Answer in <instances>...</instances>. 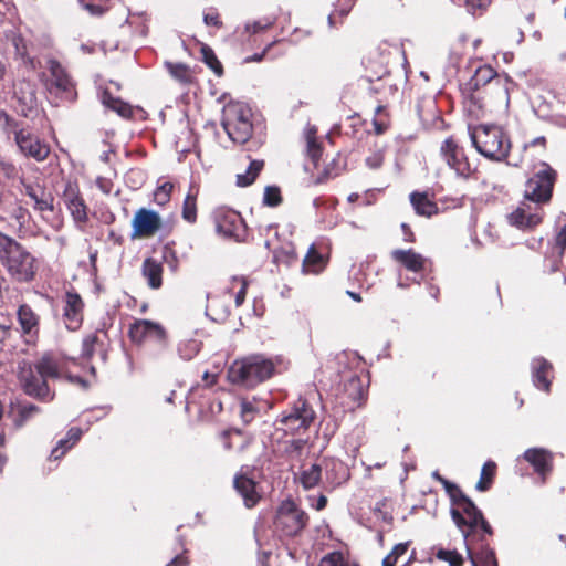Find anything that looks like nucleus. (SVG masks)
Returning a JSON list of instances; mask_svg holds the SVG:
<instances>
[{"label": "nucleus", "mask_w": 566, "mask_h": 566, "mask_svg": "<svg viewBox=\"0 0 566 566\" xmlns=\"http://www.w3.org/2000/svg\"><path fill=\"white\" fill-rule=\"evenodd\" d=\"M556 172L545 163L542 169L531 177L524 189V200L509 214V222L520 229H532L543 219L542 203L549 201Z\"/></svg>", "instance_id": "obj_1"}, {"label": "nucleus", "mask_w": 566, "mask_h": 566, "mask_svg": "<svg viewBox=\"0 0 566 566\" xmlns=\"http://www.w3.org/2000/svg\"><path fill=\"white\" fill-rule=\"evenodd\" d=\"M0 262L18 282H29L35 275L34 256L15 239L0 232Z\"/></svg>", "instance_id": "obj_2"}, {"label": "nucleus", "mask_w": 566, "mask_h": 566, "mask_svg": "<svg viewBox=\"0 0 566 566\" xmlns=\"http://www.w3.org/2000/svg\"><path fill=\"white\" fill-rule=\"evenodd\" d=\"M470 139L476 150L485 158L502 161L511 149L506 133L496 125H479L469 129Z\"/></svg>", "instance_id": "obj_3"}, {"label": "nucleus", "mask_w": 566, "mask_h": 566, "mask_svg": "<svg viewBox=\"0 0 566 566\" xmlns=\"http://www.w3.org/2000/svg\"><path fill=\"white\" fill-rule=\"evenodd\" d=\"M275 373L273 360L262 355H251L235 360L228 370V378L232 384L258 385Z\"/></svg>", "instance_id": "obj_4"}, {"label": "nucleus", "mask_w": 566, "mask_h": 566, "mask_svg": "<svg viewBox=\"0 0 566 566\" xmlns=\"http://www.w3.org/2000/svg\"><path fill=\"white\" fill-rule=\"evenodd\" d=\"M251 108L242 102H230L223 107L221 125L232 142L243 144L251 137Z\"/></svg>", "instance_id": "obj_5"}, {"label": "nucleus", "mask_w": 566, "mask_h": 566, "mask_svg": "<svg viewBox=\"0 0 566 566\" xmlns=\"http://www.w3.org/2000/svg\"><path fill=\"white\" fill-rule=\"evenodd\" d=\"M45 69L46 72L40 75V80L46 92L56 98L74 99V83L61 63L54 59H49Z\"/></svg>", "instance_id": "obj_6"}, {"label": "nucleus", "mask_w": 566, "mask_h": 566, "mask_svg": "<svg viewBox=\"0 0 566 566\" xmlns=\"http://www.w3.org/2000/svg\"><path fill=\"white\" fill-rule=\"evenodd\" d=\"M0 120L8 134H13L14 142L21 154L32 157L38 161H42L48 157L50 148L46 144L42 143L38 136L33 135L29 129L19 128L18 125L3 113L0 114Z\"/></svg>", "instance_id": "obj_7"}, {"label": "nucleus", "mask_w": 566, "mask_h": 566, "mask_svg": "<svg viewBox=\"0 0 566 566\" xmlns=\"http://www.w3.org/2000/svg\"><path fill=\"white\" fill-rule=\"evenodd\" d=\"M35 370L40 378L41 389L50 386V381L65 379L69 385L85 387V381L77 376H65L60 360L51 353H45L35 361Z\"/></svg>", "instance_id": "obj_8"}, {"label": "nucleus", "mask_w": 566, "mask_h": 566, "mask_svg": "<svg viewBox=\"0 0 566 566\" xmlns=\"http://www.w3.org/2000/svg\"><path fill=\"white\" fill-rule=\"evenodd\" d=\"M453 504L457 509L451 510V516L457 526L468 537L469 531H475L479 522L482 521V512L464 493Z\"/></svg>", "instance_id": "obj_9"}, {"label": "nucleus", "mask_w": 566, "mask_h": 566, "mask_svg": "<svg viewBox=\"0 0 566 566\" xmlns=\"http://www.w3.org/2000/svg\"><path fill=\"white\" fill-rule=\"evenodd\" d=\"M306 524V515L291 502L283 503L276 512L274 518L275 532L284 536H294L298 534Z\"/></svg>", "instance_id": "obj_10"}, {"label": "nucleus", "mask_w": 566, "mask_h": 566, "mask_svg": "<svg viewBox=\"0 0 566 566\" xmlns=\"http://www.w3.org/2000/svg\"><path fill=\"white\" fill-rule=\"evenodd\" d=\"M440 154L447 165L460 177L469 178L475 170V167L471 165L465 156L463 148L452 137L447 138L442 143Z\"/></svg>", "instance_id": "obj_11"}, {"label": "nucleus", "mask_w": 566, "mask_h": 566, "mask_svg": "<svg viewBox=\"0 0 566 566\" xmlns=\"http://www.w3.org/2000/svg\"><path fill=\"white\" fill-rule=\"evenodd\" d=\"M216 231L224 238L240 241L245 235V224L241 214L234 210L218 209L214 212Z\"/></svg>", "instance_id": "obj_12"}, {"label": "nucleus", "mask_w": 566, "mask_h": 566, "mask_svg": "<svg viewBox=\"0 0 566 566\" xmlns=\"http://www.w3.org/2000/svg\"><path fill=\"white\" fill-rule=\"evenodd\" d=\"M21 185L22 193L33 201L34 210L39 212H52L54 210V197L43 184L21 179Z\"/></svg>", "instance_id": "obj_13"}, {"label": "nucleus", "mask_w": 566, "mask_h": 566, "mask_svg": "<svg viewBox=\"0 0 566 566\" xmlns=\"http://www.w3.org/2000/svg\"><path fill=\"white\" fill-rule=\"evenodd\" d=\"M21 337L28 345H35L40 332V317L28 304H22L17 311Z\"/></svg>", "instance_id": "obj_14"}, {"label": "nucleus", "mask_w": 566, "mask_h": 566, "mask_svg": "<svg viewBox=\"0 0 566 566\" xmlns=\"http://www.w3.org/2000/svg\"><path fill=\"white\" fill-rule=\"evenodd\" d=\"M128 334L134 343H143L146 340L164 343L166 338L164 327L149 319H136L130 324Z\"/></svg>", "instance_id": "obj_15"}, {"label": "nucleus", "mask_w": 566, "mask_h": 566, "mask_svg": "<svg viewBox=\"0 0 566 566\" xmlns=\"http://www.w3.org/2000/svg\"><path fill=\"white\" fill-rule=\"evenodd\" d=\"M84 302L75 291H67L64 296L63 322L67 329L77 331L83 323Z\"/></svg>", "instance_id": "obj_16"}, {"label": "nucleus", "mask_w": 566, "mask_h": 566, "mask_svg": "<svg viewBox=\"0 0 566 566\" xmlns=\"http://www.w3.org/2000/svg\"><path fill=\"white\" fill-rule=\"evenodd\" d=\"M133 237L149 238L153 237L161 227V220L157 212L140 208L136 211L133 221Z\"/></svg>", "instance_id": "obj_17"}, {"label": "nucleus", "mask_w": 566, "mask_h": 566, "mask_svg": "<svg viewBox=\"0 0 566 566\" xmlns=\"http://www.w3.org/2000/svg\"><path fill=\"white\" fill-rule=\"evenodd\" d=\"M523 458L541 475L542 482H545L546 476L552 471V453L543 448H531L523 453Z\"/></svg>", "instance_id": "obj_18"}, {"label": "nucleus", "mask_w": 566, "mask_h": 566, "mask_svg": "<svg viewBox=\"0 0 566 566\" xmlns=\"http://www.w3.org/2000/svg\"><path fill=\"white\" fill-rule=\"evenodd\" d=\"M496 76V72L490 65H480L474 74L461 86L462 93L472 96L480 87L490 83Z\"/></svg>", "instance_id": "obj_19"}, {"label": "nucleus", "mask_w": 566, "mask_h": 566, "mask_svg": "<svg viewBox=\"0 0 566 566\" xmlns=\"http://www.w3.org/2000/svg\"><path fill=\"white\" fill-rule=\"evenodd\" d=\"M233 483L235 490L242 496L247 507H253L259 502L260 494L256 491V484L252 479L240 474L234 478Z\"/></svg>", "instance_id": "obj_20"}, {"label": "nucleus", "mask_w": 566, "mask_h": 566, "mask_svg": "<svg viewBox=\"0 0 566 566\" xmlns=\"http://www.w3.org/2000/svg\"><path fill=\"white\" fill-rule=\"evenodd\" d=\"M395 261L401 263L407 270L419 272L424 268L426 259L413 250H395L391 253Z\"/></svg>", "instance_id": "obj_21"}, {"label": "nucleus", "mask_w": 566, "mask_h": 566, "mask_svg": "<svg viewBox=\"0 0 566 566\" xmlns=\"http://www.w3.org/2000/svg\"><path fill=\"white\" fill-rule=\"evenodd\" d=\"M143 276L150 289L157 290L163 284V265L153 258H147L142 268Z\"/></svg>", "instance_id": "obj_22"}, {"label": "nucleus", "mask_w": 566, "mask_h": 566, "mask_svg": "<svg viewBox=\"0 0 566 566\" xmlns=\"http://www.w3.org/2000/svg\"><path fill=\"white\" fill-rule=\"evenodd\" d=\"M534 384L543 389H549L552 365L544 358H535L532 363Z\"/></svg>", "instance_id": "obj_23"}, {"label": "nucleus", "mask_w": 566, "mask_h": 566, "mask_svg": "<svg viewBox=\"0 0 566 566\" xmlns=\"http://www.w3.org/2000/svg\"><path fill=\"white\" fill-rule=\"evenodd\" d=\"M223 447L227 450H234L238 453L243 452L250 444L251 439L243 434L241 430L230 429L222 433Z\"/></svg>", "instance_id": "obj_24"}, {"label": "nucleus", "mask_w": 566, "mask_h": 566, "mask_svg": "<svg viewBox=\"0 0 566 566\" xmlns=\"http://www.w3.org/2000/svg\"><path fill=\"white\" fill-rule=\"evenodd\" d=\"M410 202L417 214L423 217H431L438 212L437 205L429 199L426 192H412L410 193Z\"/></svg>", "instance_id": "obj_25"}, {"label": "nucleus", "mask_w": 566, "mask_h": 566, "mask_svg": "<svg viewBox=\"0 0 566 566\" xmlns=\"http://www.w3.org/2000/svg\"><path fill=\"white\" fill-rule=\"evenodd\" d=\"M18 377L24 389H41L40 378L35 370L29 363L23 361L19 365Z\"/></svg>", "instance_id": "obj_26"}, {"label": "nucleus", "mask_w": 566, "mask_h": 566, "mask_svg": "<svg viewBox=\"0 0 566 566\" xmlns=\"http://www.w3.org/2000/svg\"><path fill=\"white\" fill-rule=\"evenodd\" d=\"M81 436H82L81 429L75 428V427L71 428L67 431L66 438L61 439L59 441L57 446L52 450L51 458L54 460H59L60 458H62L64 455V453L66 452V450L72 448L81 439Z\"/></svg>", "instance_id": "obj_27"}, {"label": "nucleus", "mask_w": 566, "mask_h": 566, "mask_svg": "<svg viewBox=\"0 0 566 566\" xmlns=\"http://www.w3.org/2000/svg\"><path fill=\"white\" fill-rule=\"evenodd\" d=\"M264 167V161L260 159L251 160L248 168L243 174L237 175V185L239 187H248L252 185L259 174L262 171Z\"/></svg>", "instance_id": "obj_28"}, {"label": "nucleus", "mask_w": 566, "mask_h": 566, "mask_svg": "<svg viewBox=\"0 0 566 566\" xmlns=\"http://www.w3.org/2000/svg\"><path fill=\"white\" fill-rule=\"evenodd\" d=\"M197 193L198 191L190 187L182 203V218L189 223H195L197 220Z\"/></svg>", "instance_id": "obj_29"}, {"label": "nucleus", "mask_w": 566, "mask_h": 566, "mask_svg": "<svg viewBox=\"0 0 566 566\" xmlns=\"http://www.w3.org/2000/svg\"><path fill=\"white\" fill-rule=\"evenodd\" d=\"M324 268L323 256L311 245L307 254L303 260V269L305 272L318 273Z\"/></svg>", "instance_id": "obj_30"}, {"label": "nucleus", "mask_w": 566, "mask_h": 566, "mask_svg": "<svg viewBox=\"0 0 566 566\" xmlns=\"http://www.w3.org/2000/svg\"><path fill=\"white\" fill-rule=\"evenodd\" d=\"M322 469L319 464H312L301 473L300 481L304 489H312L321 481Z\"/></svg>", "instance_id": "obj_31"}, {"label": "nucleus", "mask_w": 566, "mask_h": 566, "mask_svg": "<svg viewBox=\"0 0 566 566\" xmlns=\"http://www.w3.org/2000/svg\"><path fill=\"white\" fill-rule=\"evenodd\" d=\"M67 210L70 211L75 224L78 228H83V226L87 222V206L85 205L84 199L81 197L80 199L75 200V202H72L67 207Z\"/></svg>", "instance_id": "obj_32"}, {"label": "nucleus", "mask_w": 566, "mask_h": 566, "mask_svg": "<svg viewBox=\"0 0 566 566\" xmlns=\"http://www.w3.org/2000/svg\"><path fill=\"white\" fill-rule=\"evenodd\" d=\"M473 566H497L495 553L489 546H483L476 555H470Z\"/></svg>", "instance_id": "obj_33"}, {"label": "nucleus", "mask_w": 566, "mask_h": 566, "mask_svg": "<svg viewBox=\"0 0 566 566\" xmlns=\"http://www.w3.org/2000/svg\"><path fill=\"white\" fill-rule=\"evenodd\" d=\"M496 464L492 461H488L483 464L481 470V476L478 481L475 489L480 492H484L490 489L493 476L495 474Z\"/></svg>", "instance_id": "obj_34"}, {"label": "nucleus", "mask_w": 566, "mask_h": 566, "mask_svg": "<svg viewBox=\"0 0 566 566\" xmlns=\"http://www.w3.org/2000/svg\"><path fill=\"white\" fill-rule=\"evenodd\" d=\"M39 411L38 407L31 403L19 405L14 412L13 422L17 428H21L31 417Z\"/></svg>", "instance_id": "obj_35"}, {"label": "nucleus", "mask_w": 566, "mask_h": 566, "mask_svg": "<svg viewBox=\"0 0 566 566\" xmlns=\"http://www.w3.org/2000/svg\"><path fill=\"white\" fill-rule=\"evenodd\" d=\"M169 74L180 83H189L191 81V73L189 67L182 63H165Z\"/></svg>", "instance_id": "obj_36"}, {"label": "nucleus", "mask_w": 566, "mask_h": 566, "mask_svg": "<svg viewBox=\"0 0 566 566\" xmlns=\"http://www.w3.org/2000/svg\"><path fill=\"white\" fill-rule=\"evenodd\" d=\"M103 103L107 107L112 108L113 111L117 112L123 117H128L132 115L130 106L126 103H124L120 99L112 97L109 94L105 93L103 96Z\"/></svg>", "instance_id": "obj_37"}, {"label": "nucleus", "mask_w": 566, "mask_h": 566, "mask_svg": "<svg viewBox=\"0 0 566 566\" xmlns=\"http://www.w3.org/2000/svg\"><path fill=\"white\" fill-rule=\"evenodd\" d=\"M200 344L195 339L184 342L178 346L179 356L185 360L192 359L198 354Z\"/></svg>", "instance_id": "obj_38"}, {"label": "nucleus", "mask_w": 566, "mask_h": 566, "mask_svg": "<svg viewBox=\"0 0 566 566\" xmlns=\"http://www.w3.org/2000/svg\"><path fill=\"white\" fill-rule=\"evenodd\" d=\"M348 389H367L370 386L369 375L361 371V374H353L345 385Z\"/></svg>", "instance_id": "obj_39"}, {"label": "nucleus", "mask_w": 566, "mask_h": 566, "mask_svg": "<svg viewBox=\"0 0 566 566\" xmlns=\"http://www.w3.org/2000/svg\"><path fill=\"white\" fill-rule=\"evenodd\" d=\"M19 177V169L12 163L0 159V182L14 180Z\"/></svg>", "instance_id": "obj_40"}, {"label": "nucleus", "mask_w": 566, "mask_h": 566, "mask_svg": "<svg viewBox=\"0 0 566 566\" xmlns=\"http://www.w3.org/2000/svg\"><path fill=\"white\" fill-rule=\"evenodd\" d=\"M273 24H274L273 18H263L261 20L247 22L244 29H245V32H248L250 34H256L259 32L268 30Z\"/></svg>", "instance_id": "obj_41"}, {"label": "nucleus", "mask_w": 566, "mask_h": 566, "mask_svg": "<svg viewBox=\"0 0 566 566\" xmlns=\"http://www.w3.org/2000/svg\"><path fill=\"white\" fill-rule=\"evenodd\" d=\"M282 197L279 187L268 186L264 189L263 203L269 207H276L281 203Z\"/></svg>", "instance_id": "obj_42"}, {"label": "nucleus", "mask_w": 566, "mask_h": 566, "mask_svg": "<svg viewBox=\"0 0 566 566\" xmlns=\"http://www.w3.org/2000/svg\"><path fill=\"white\" fill-rule=\"evenodd\" d=\"M201 52H202V56H203V61L214 72L217 73L218 75H220L222 73V66H221V63L219 62V60L217 59V56L214 55L213 51L208 48V46H203L201 49Z\"/></svg>", "instance_id": "obj_43"}, {"label": "nucleus", "mask_w": 566, "mask_h": 566, "mask_svg": "<svg viewBox=\"0 0 566 566\" xmlns=\"http://www.w3.org/2000/svg\"><path fill=\"white\" fill-rule=\"evenodd\" d=\"M437 558L447 562L450 566H462L463 558L455 551L440 549L437 553Z\"/></svg>", "instance_id": "obj_44"}, {"label": "nucleus", "mask_w": 566, "mask_h": 566, "mask_svg": "<svg viewBox=\"0 0 566 566\" xmlns=\"http://www.w3.org/2000/svg\"><path fill=\"white\" fill-rule=\"evenodd\" d=\"M82 196L78 190V186L74 182H67L65 185V189L62 195L63 202L65 207L67 208L72 202H75V200L80 199Z\"/></svg>", "instance_id": "obj_45"}, {"label": "nucleus", "mask_w": 566, "mask_h": 566, "mask_svg": "<svg viewBox=\"0 0 566 566\" xmlns=\"http://www.w3.org/2000/svg\"><path fill=\"white\" fill-rule=\"evenodd\" d=\"M385 158V149L377 148L371 151L365 159V164L370 169H379L382 166Z\"/></svg>", "instance_id": "obj_46"}, {"label": "nucleus", "mask_w": 566, "mask_h": 566, "mask_svg": "<svg viewBox=\"0 0 566 566\" xmlns=\"http://www.w3.org/2000/svg\"><path fill=\"white\" fill-rule=\"evenodd\" d=\"M260 411V408L254 402L242 400L241 402V418L245 423L251 422L255 415Z\"/></svg>", "instance_id": "obj_47"}, {"label": "nucleus", "mask_w": 566, "mask_h": 566, "mask_svg": "<svg viewBox=\"0 0 566 566\" xmlns=\"http://www.w3.org/2000/svg\"><path fill=\"white\" fill-rule=\"evenodd\" d=\"M174 186L170 182H164L161 186H159L155 193L154 199L158 205H165L170 199V193Z\"/></svg>", "instance_id": "obj_48"}, {"label": "nucleus", "mask_w": 566, "mask_h": 566, "mask_svg": "<svg viewBox=\"0 0 566 566\" xmlns=\"http://www.w3.org/2000/svg\"><path fill=\"white\" fill-rule=\"evenodd\" d=\"M319 566H349L339 552H333L323 557Z\"/></svg>", "instance_id": "obj_49"}, {"label": "nucleus", "mask_w": 566, "mask_h": 566, "mask_svg": "<svg viewBox=\"0 0 566 566\" xmlns=\"http://www.w3.org/2000/svg\"><path fill=\"white\" fill-rule=\"evenodd\" d=\"M97 342H98V337L96 334H91V335L86 336L83 339V344H82V355L86 358L92 357L94 354V347Z\"/></svg>", "instance_id": "obj_50"}, {"label": "nucleus", "mask_w": 566, "mask_h": 566, "mask_svg": "<svg viewBox=\"0 0 566 566\" xmlns=\"http://www.w3.org/2000/svg\"><path fill=\"white\" fill-rule=\"evenodd\" d=\"M439 482L443 485L444 490L449 494L452 503L463 494L462 490L454 483L448 481L444 478H439Z\"/></svg>", "instance_id": "obj_51"}, {"label": "nucleus", "mask_w": 566, "mask_h": 566, "mask_svg": "<svg viewBox=\"0 0 566 566\" xmlns=\"http://www.w3.org/2000/svg\"><path fill=\"white\" fill-rule=\"evenodd\" d=\"M439 482L443 485L444 490L449 494L452 503L463 494L462 490L454 483L448 481L444 478H439Z\"/></svg>", "instance_id": "obj_52"}, {"label": "nucleus", "mask_w": 566, "mask_h": 566, "mask_svg": "<svg viewBox=\"0 0 566 566\" xmlns=\"http://www.w3.org/2000/svg\"><path fill=\"white\" fill-rule=\"evenodd\" d=\"M307 153L313 161H316L322 153L319 144L316 142L315 137L307 136L306 138Z\"/></svg>", "instance_id": "obj_53"}, {"label": "nucleus", "mask_w": 566, "mask_h": 566, "mask_svg": "<svg viewBox=\"0 0 566 566\" xmlns=\"http://www.w3.org/2000/svg\"><path fill=\"white\" fill-rule=\"evenodd\" d=\"M234 282H239L240 283V290L237 292L235 294V305L237 306H241L245 300V294H247V289H248V282L245 279L241 277V279H237L234 277L233 279Z\"/></svg>", "instance_id": "obj_54"}, {"label": "nucleus", "mask_w": 566, "mask_h": 566, "mask_svg": "<svg viewBox=\"0 0 566 566\" xmlns=\"http://www.w3.org/2000/svg\"><path fill=\"white\" fill-rule=\"evenodd\" d=\"M337 359L340 365L348 361L358 367L361 364V358L357 355V353H342L337 356Z\"/></svg>", "instance_id": "obj_55"}, {"label": "nucleus", "mask_w": 566, "mask_h": 566, "mask_svg": "<svg viewBox=\"0 0 566 566\" xmlns=\"http://www.w3.org/2000/svg\"><path fill=\"white\" fill-rule=\"evenodd\" d=\"M80 4L84 10H86L92 15L99 17L105 12V8L99 4L86 3L84 1H80Z\"/></svg>", "instance_id": "obj_56"}, {"label": "nucleus", "mask_w": 566, "mask_h": 566, "mask_svg": "<svg viewBox=\"0 0 566 566\" xmlns=\"http://www.w3.org/2000/svg\"><path fill=\"white\" fill-rule=\"evenodd\" d=\"M556 247L559 249V256H562L566 249V224L559 230V232L556 235Z\"/></svg>", "instance_id": "obj_57"}, {"label": "nucleus", "mask_w": 566, "mask_h": 566, "mask_svg": "<svg viewBox=\"0 0 566 566\" xmlns=\"http://www.w3.org/2000/svg\"><path fill=\"white\" fill-rule=\"evenodd\" d=\"M203 21L207 25H213L217 28L222 25V22L219 19V14L212 11L203 14Z\"/></svg>", "instance_id": "obj_58"}, {"label": "nucleus", "mask_w": 566, "mask_h": 566, "mask_svg": "<svg viewBox=\"0 0 566 566\" xmlns=\"http://www.w3.org/2000/svg\"><path fill=\"white\" fill-rule=\"evenodd\" d=\"M407 549H408V544H403V543H400V544H397L390 554H388L389 556H394V558L398 562V558L402 555H405L407 553Z\"/></svg>", "instance_id": "obj_59"}, {"label": "nucleus", "mask_w": 566, "mask_h": 566, "mask_svg": "<svg viewBox=\"0 0 566 566\" xmlns=\"http://www.w3.org/2000/svg\"><path fill=\"white\" fill-rule=\"evenodd\" d=\"M272 45H273V43H270L269 45H266V48L261 53H255V54H253L251 56L245 57L244 62L245 63H250V62H260V61H262L263 57L269 52V50L271 49Z\"/></svg>", "instance_id": "obj_60"}, {"label": "nucleus", "mask_w": 566, "mask_h": 566, "mask_svg": "<svg viewBox=\"0 0 566 566\" xmlns=\"http://www.w3.org/2000/svg\"><path fill=\"white\" fill-rule=\"evenodd\" d=\"M29 216V212L25 208L23 207H18L15 210H14V213H13V217L18 220V222L20 224H23L25 223L27 221V217Z\"/></svg>", "instance_id": "obj_61"}, {"label": "nucleus", "mask_w": 566, "mask_h": 566, "mask_svg": "<svg viewBox=\"0 0 566 566\" xmlns=\"http://www.w3.org/2000/svg\"><path fill=\"white\" fill-rule=\"evenodd\" d=\"M13 333L11 325L0 324V344L10 338Z\"/></svg>", "instance_id": "obj_62"}, {"label": "nucleus", "mask_w": 566, "mask_h": 566, "mask_svg": "<svg viewBox=\"0 0 566 566\" xmlns=\"http://www.w3.org/2000/svg\"><path fill=\"white\" fill-rule=\"evenodd\" d=\"M31 396L35 397L36 399L41 400H52L54 397V394L50 390L46 391H28Z\"/></svg>", "instance_id": "obj_63"}, {"label": "nucleus", "mask_w": 566, "mask_h": 566, "mask_svg": "<svg viewBox=\"0 0 566 566\" xmlns=\"http://www.w3.org/2000/svg\"><path fill=\"white\" fill-rule=\"evenodd\" d=\"M471 9L482 8L485 6L488 0H463Z\"/></svg>", "instance_id": "obj_64"}]
</instances>
